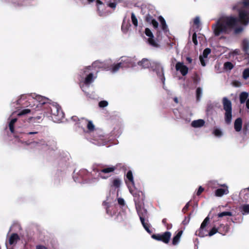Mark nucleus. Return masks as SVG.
<instances>
[{
  "label": "nucleus",
  "instance_id": "1",
  "mask_svg": "<svg viewBox=\"0 0 249 249\" xmlns=\"http://www.w3.org/2000/svg\"><path fill=\"white\" fill-rule=\"evenodd\" d=\"M238 23V19L233 16H225L220 18L214 26H213L215 36L221 34H229Z\"/></svg>",
  "mask_w": 249,
  "mask_h": 249
},
{
  "label": "nucleus",
  "instance_id": "2",
  "mask_svg": "<svg viewBox=\"0 0 249 249\" xmlns=\"http://www.w3.org/2000/svg\"><path fill=\"white\" fill-rule=\"evenodd\" d=\"M126 184L127 185L130 193L134 196V201L135 202L137 213L147 211L144 207V200L145 199L144 193L142 191L133 190L131 187L129 186L127 181H126Z\"/></svg>",
  "mask_w": 249,
  "mask_h": 249
},
{
  "label": "nucleus",
  "instance_id": "3",
  "mask_svg": "<svg viewBox=\"0 0 249 249\" xmlns=\"http://www.w3.org/2000/svg\"><path fill=\"white\" fill-rule=\"evenodd\" d=\"M138 65L142 69H147L150 68L152 65H154L156 67L158 76L161 78L163 83L164 82L165 77L164 76L163 68L161 66L160 63L151 62L149 59L144 58L142 59L141 61H139Z\"/></svg>",
  "mask_w": 249,
  "mask_h": 249
},
{
  "label": "nucleus",
  "instance_id": "4",
  "mask_svg": "<svg viewBox=\"0 0 249 249\" xmlns=\"http://www.w3.org/2000/svg\"><path fill=\"white\" fill-rule=\"evenodd\" d=\"M210 218L209 216L206 217L201 223L199 229L196 231V234L200 237L206 236H212L217 232H218V228L213 227L209 232L205 229L206 227L209 224Z\"/></svg>",
  "mask_w": 249,
  "mask_h": 249
},
{
  "label": "nucleus",
  "instance_id": "5",
  "mask_svg": "<svg viewBox=\"0 0 249 249\" xmlns=\"http://www.w3.org/2000/svg\"><path fill=\"white\" fill-rule=\"evenodd\" d=\"M223 109L225 111L224 119L226 124H230L232 120V104L231 100L224 97L222 100Z\"/></svg>",
  "mask_w": 249,
  "mask_h": 249
},
{
  "label": "nucleus",
  "instance_id": "6",
  "mask_svg": "<svg viewBox=\"0 0 249 249\" xmlns=\"http://www.w3.org/2000/svg\"><path fill=\"white\" fill-rule=\"evenodd\" d=\"M116 168L115 166L105 167L100 165H97L93 168V171L98 173V177L102 179H107L109 176L107 174L114 172Z\"/></svg>",
  "mask_w": 249,
  "mask_h": 249
},
{
  "label": "nucleus",
  "instance_id": "7",
  "mask_svg": "<svg viewBox=\"0 0 249 249\" xmlns=\"http://www.w3.org/2000/svg\"><path fill=\"white\" fill-rule=\"evenodd\" d=\"M50 113L53 119L56 121H60L64 116L61 107L57 104L51 105L50 107Z\"/></svg>",
  "mask_w": 249,
  "mask_h": 249
},
{
  "label": "nucleus",
  "instance_id": "8",
  "mask_svg": "<svg viewBox=\"0 0 249 249\" xmlns=\"http://www.w3.org/2000/svg\"><path fill=\"white\" fill-rule=\"evenodd\" d=\"M138 214L144 229L148 233L151 234L152 231L150 229V224L148 223V214L147 211L140 212L138 213Z\"/></svg>",
  "mask_w": 249,
  "mask_h": 249
},
{
  "label": "nucleus",
  "instance_id": "9",
  "mask_svg": "<svg viewBox=\"0 0 249 249\" xmlns=\"http://www.w3.org/2000/svg\"><path fill=\"white\" fill-rule=\"evenodd\" d=\"M171 233L170 231H165L161 234H153L151 237L153 239L161 241L165 244H168L170 240Z\"/></svg>",
  "mask_w": 249,
  "mask_h": 249
},
{
  "label": "nucleus",
  "instance_id": "10",
  "mask_svg": "<svg viewBox=\"0 0 249 249\" xmlns=\"http://www.w3.org/2000/svg\"><path fill=\"white\" fill-rule=\"evenodd\" d=\"M238 22H240L243 25H246L249 23V12L245 10L239 9Z\"/></svg>",
  "mask_w": 249,
  "mask_h": 249
},
{
  "label": "nucleus",
  "instance_id": "11",
  "mask_svg": "<svg viewBox=\"0 0 249 249\" xmlns=\"http://www.w3.org/2000/svg\"><path fill=\"white\" fill-rule=\"evenodd\" d=\"M175 68L176 71H179L182 76L186 75L188 72V68L184 65L183 62H177Z\"/></svg>",
  "mask_w": 249,
  "mask_h": 249
},
{
  "label": "nucleus",
  "instance_id": "12",
  "mask_svg": "<svg viewBox=\"0 0 249 249\" xmlns=\"http://www.w3.org/2000/svg\"><path fill=\"white\" fill-rule=\"evenodd\" d=\"M79 124L81 125V126H83V125H86L87 127L89 132H92L95 129V126L92 123L91 121L89 120L88 119H85L84 118L79 120Z\"/></svg>",
  "mask_w": 249,
  "mask_h": 249
},
{
  "label": "nucleus",
  "instance_id": "13",
  "mask_svg": "<svg viewBox=\"0 0 249 249\" xmlns=\"http://www.w3.org/2000/svg\"><path fill=\"white\" fill-rule=\"evenodd\" d=\"M223 188H219L215 191V195L216 196L221 197L224 195H227L229 193L228 188L227 186L224 184L222 185Z\"/></svg>",
  "mask_w": 249,
  "mask_h": 249
},
{
  "label": "nucleus",
  "instance_id": "14",
  "mask_svg": "<svg viewBox=\"0 0 249 249\" xmlns=\"http://www.w3.org/2000/svg\"><path fill=\"white\" fill-rule=\"evenodd\" d=\"M127 180H125V182L127 181L128 184L129 186H133L134 188L135 187V183L133 179V176L132 174V172L131 170H129L126 175Z\"/></svg>",
  "mask_w": 249,
  "mask_h": 249
},
{
  "label": "nucleus",
  "instance_id": "15",
  "mask_svg": "<svg viewBox=\"0 0 249 249\" xmlns=\"http://www.w3.org/2000/svg\"><path fill=\"white\" fill-rule=\"evenodd\" d=\"M229 226L227 224L224 225L221 224L218 227V233L224 235L229 231Z\"/></svg>",
  "mask_w": 249,
  "mask_h": 249
},
{
  "label": "nucleus",
  "instance_id": "16",
  "mask_svg": "<svg viewBox=\"0 0 249 249\" xmlns=\"http://www.w3.org/2000/svg\"><path fill=\"white\" fill-rule=\"evenodd\" d=\"M242 120L241 118H238L234 122V127L236 131L239 132L242 129Z\"/></svg>",
  "mask_w": 249,
  "mask_h": 249
},
{
  "label": "nucleus",
  "instance_id": "17",
  "mask_svg": "<svg viewBox=\"0 0 249 249\" xmlns=\"http://www.w3.org/2000/svg\"><path fill=\"white\" fill-rule=\"evenodd\" d=\"M182 231H178L177 234L173 237L172 242L173 245L176 246L178 244L180 241L181 236L182 234Z\"/></svg>",
  "mask_w": 249,
  "mask_h": 249
},
{
  "label": "nucleus",
  "instance_id": "18",
  "mask_svg": "<svg viewBox=\"0 0 249 249\" xmlns=\"http://www.w3.org/2000/svg\"><path fill=\"white\" fill-rule=\"evenodd\" d=\"M205 124V121L202 119H198L193 121L191 123V125L195 128L200 127Z\"/></svg>",
  "mask_w": 249,
  "mask_h": 249
},
{
  "label": "nucleus",
  "instance_id": "19",
  "mask_svg": "<svg viewBox=\"0 0 249 249\" xmlns=\"http://www.w3.org/2000/svg\"><path fill=\"white\" fill-rule=\"evenodd\" d=\"M20 239L17 233H12L9 239V243L12 245L17 243Z\"/></svg>",
  "mask_w": 249,
  "mask_h": 249
},
{
  "label": "nucleus",
  "instance_id": "20",
  "mask_svg": "<svg viewBox=\"0 0 249 249\" xmlns=\"http://www.w3.org/2000/svg\"><path fill=\"white\" fill-rule=\"evenodd\" d=\"M158 18L160 22L162 30L164 32H167L168 27L164 18L161 16H159Z\"/></svg>",
  "mask_w": 249,
  "mask_h": 249
},
{
  "label": "nucleus",
  "instance_id": "21",
  "mask_svg": "<svg viewBox=\"0 0 249 249\" xmlns=\"http://www.w3.org/2000/svg\"><path fill=\"white\" fill-rule=\"evenodd\" d=\"M123 63L122 62L118 63L116 64L113 65L109 69L112 72H116L119 71L120 68H123Z\"/></svg>",
  "mask_w": 249,
  "mask_h": 249
},
{
  "label": "nucleus",
  "instance_id": "22",
  "mask_svg": "<svg viewBox=\"0 0 249 249\" xmlns=\"http://www.w3.org/2000/svg\"><path fill=\"white\" fill-rule=\"evenodd\" d=\"M242 49L245 53H248L249 51V41L244 39L242 41Z\"/></svg>",
  "mask_w": 249,
  "mask_h": 249
},
{
  "label": "nucleus",
  "instance_id": "23",
  "mask_svg": "<svg viewBox=\"0 0 249 249\" xmlns=\"http://www.w3.org/2000/svg\"><path fill=\"white\" fill-rule=\"evenodd\" d=\"M93 81V74L92 73L89 74L85 78L84 83L85 85H89Z\"/></svg>",
  "mask_w": 249,
  "mask_h": 249
},
{
  "label": "nucleus",
  "instance_id": "24",
  "mask_svg": "<svg viewBox=\"0 0 249 249\" xmlns=\"http://www.w3.org/2000/svg\"><path fill=\"white\" fill-rule=\"evenodd\" d=\"M249 94L246 92H242L239 96V99L241 104H243L247 100Z\"/></svg>",
  "mask_w": 249,
  "mask_h": 249
},
{
  "label": "nucleus",
  "instance_id": "25",
  "mask_svg": "<svg viewBox=\"0 0 249 249\" xmlns=\"http://www.w3.org/2000/svg\"><path fill=\"white\" fill-rule=\"evenodd\" d=\"M121 184V180L119 178H115L112 181L111 186L116 188H118L120 187Z\"/></svg>",
  "mask_w": 249,
  "mask_h": 249
},
{
  "label": "nucleus",
  "instance_id": "26",
  "mask_svg": "<svg viewBox=\"0 0 249 249\" xmlns=\"http://www.w3.org/2000/svg\"><path fill=\"white\" fill-rule=\"evenodd\" d=\"M233 67V65L231 62H226L224 64V68L226 70L231 71Z\"/></svg>",
  "mask_w": 249,
  "mask_h": 249
},
{
  "label": "nucleus",
  "instance_id": "27",
  "mask_svg": "<svg viewBox=\"0 0 249 249\" xmlns=\"http://www.w3.org/2000/svg\"><path fill=\"white\" fill-rule=\"evenodd\" d=\"M131 21L135 27L138 26V19L134 13H132L131 14Z\"/></svg>",
  "mask_w": 249,
  "mask_h": 249
},
{
  "label": "nucleus",
  "instance_id": "28",
  "mask_svg": "<svg viewBox=\"0 0 249 249\" xmlns=\"http://www.w3.org/2000/svg\"><path fill=\"white\" fill-rule=\"evenodd\" d=\"M202 93V89L201 88L198 87L196 90V101L198 102L200 101L201 95Z\"/></svg>",
  "mask_w": 249,
  "mask_h": 249
},
{
  "label": "nucleus",
  "instance_id": "29",
  "mask_svg": "<svg viewBox=\"0 0 249 249\" xmlns=\"http://www.w3.org/2000/svg\"><path fill=\"white\" fill-rule=\"evenodd\" d=\"M148 42L150 45L153 47H158V44L154 39V37H149L148 39Z\"/></svg>",
  "mask_w": 249,
  "mask_h": 249
},
{
  "label": "nucleus",
  "instance_id": "30",
  "mask_svg": "<svg viewBox=\"0 0 249 249\" xmlns=\"http://www.w3.org/2000/svg\"><path fill=\"white\" fill-rule=\"evenodd\" d=\"M242 77L245 80H247L249 78V68H246L243 71Z\"/></svg>",
  "mask_w": 249,
  "mask_h": 249
},
{
  "label": "nucleus",
  "instance_id": "31",
  "mask_svg": "<svg viewBox=\"0 0 249 249\" xmlns=\"http://www.w3.org/2000/svg\"><path fill=\"white\" fill-rule=\"evenodd\" d=\"M232 213L231 212H223L218 213L217 216L218 217H222L225 216H232Z\"/></svg>",
  "mask_w": 249,
  "mask_h": 249
},
{
  "label": "nucleus",
  "instance_id": "32",
  "mask_svg": "<svg viewBox=\"0 0 249 249\" xmlns=\"http://www.w3.org/2000/svg\"><path fill=\"white\" fill-rule=\"evenodd\" d=\"M194 24L196 26V28L199 29L200 26V19L198 17H196L194 19Z\"/></svg>",
  "mask_w": 249,
  "mask_h": 249
},
{
  "label": "nucleus",
  "instance_id": "33",
  "mask_svg": "<svg viewBox=\"0 0 249 249\" xmlns=\"http://www.w3.org/2000/svg\"><path fill=\"white\" fill-rule=\"evenodd\" d=\"M243 214L249 213V204H245L242 206Z\"/></svg>",
  "mask_w": 249,
  "mask_h": 249
},
{
  "label": "nucleus",
  "instance_id": "34",
  "mask_svg": "<svg viewBox=\"0 0 249 249\" xmlns=\"http://www.w3.org/2000/svg\"><path fill=\"white\" fill-rule=\"evenodd\" d=\"M211 50L210 48H206L203 51L202 57L207 58L208 55L211 53Z\"/></svg>",
  "mask_w": 249,
  "mask_h": 249
},
{
  "label": "nucleus",
  "instance_id": "35",
  "mask_svg": "<svg viewBox=\"0 0 249 249\" xmlns=\"http://www.w3.org/2000/svg\"><path fill=\"white\" fill-rule=\"evenodd\" d=\"M191 214V213H190L187 216L185 217L184 219L182 222L183 225H186L189 223Z\"/></svg>",
  "mask_w": 249,
  "mask_h": 249
},
{
  "label": "nucleus",
  "instance_id": "36",
  "mask_svg": "<svg viewBox=\"0 0 249 249\" xmlns=\"http://www.w3.org/2000/svg\"><path fill=\"white\" fill-rule=\"evenodd\" d=\"M233 29H234V33L236 35L241 33L243 30V28L241 26H239V27L236 26L235 27H234V28Z\"/></svg>",
  "mask_w": 249,
  "mask_h": 249
},
{
  "label": "nucleus",
  "instance_id": "37",
  "mask_svg": "<svg viewBox=\"0 0 249 249\" xmlns=\"http://www.w3.org/2000/svg\"><path fill=\"white\" fill-rule=\"evenodd\" d=\"M30 111H31V110L29 109H24L18 113V116H20L27 114L30 113Z\"/></svg>",
  "mask_w": 249,
  "mask_h": 249
},
{
  "label": "nucleus",
  "instance_id": "38",
  "mask_svg": "<svg viewBox=\"0 0 249 249\" xmlns=\"http://www.w3.org/2000/svg\"><path fill=\"white\" fill-rule=\"evenodd\" d=\"M144 32H145V35L149 37H154L153 33H152L151 31L149 28H145Z\"/></svg>",
  "mask_w": 249,
  "mask_h": 249
},
{
  "label": "nucleus",
  "instance_id": "39",
  "mask_svg": "<svg viewBox=\"0 0 249 249\" xmlns=\"http://www.w3.org/2000/svg\"><path fill=\"white\" fill-rule=\"evenodd\" d=\"M213 133L217 137H220L222 135V131L220 129L217 128L214 130Z\"/></svg>",
  "mask_w": 249,
  "mask_h": 249
},
{
  "label": "nucleus",
  "instance_id": "40",
  "mask_svg": "<svg viewBox=\"0 0 249 249\" xmlns=\"http://www.w3.org/2000/svg\"><path fill=\"white\" fill-rule=\"evenodd\" d=\"M154 19L153 18V17L151 15L148 14L146 16L145 21L147 23H150Z\"/></svg>",
  "mask_w": 249,
  "mask_h": 249
},
{
  "label": "nucleus",
  "instance_id": "41",
  "mask_svg": "<svg viewBox=\"0 0 249 249\" xmlns=\"http://www.w3.org/2000/svg\"><path fill=\"white\" fill-rule=\"evenodd\" d=\"M192 41L194 43V44H195V45L196 46L198 44V42H197V36H196V32H195L193 34V36H192Z\"/></svg>",
  "mask_w": 249,
  "mask_h": 249
},
{
  "label": "nucleus",
  "instance_id": "42",
  "mask_svg": "<svg viewBox=\"0 0 249 249\" xmlns=\"http://www.w3.org/2000/svg\"><path fill=\"white\" fill-rule=\"evenodd\" d=\"M108 105V102L106 101H101L99 103V106L100 107H105Z\"/></svg>",
  "mask_w": 249,
  "mask_h": 249
},
{
  "label": "nucleus",
  "instance_id": "43",
  "mask_svg": "<svg viewBox=\"0 0 249 249\" xmlns=\"http://www.w3.org/2000/svg\"><path fill=\"white\" fill-rule=\"evenodd\" d=\"M232 85L235 87H240L242 84L241 82L237 80H234L232 82Z\"/></svg>",
  "mask_w": 249,
  "mask_h": 249
},
{
  "label": "nucleus",
  "instance_id": "44",
  "mask_svg": "<svg viewBox=\"0 0 249 249\" xmlns=\"http://www.w3.org/2000/svg\"><path fill=\"white\" fill-rule=\"evenodd\" d=\"M190 206V202L187 203L185 206L183 208L182 210V212L184 213H185L188 210L189 207Z\"/></svg>",
  "mask_w": 249,
  "mask_h": 249
},
{
  "label": "nucleus",
  "instance_id": "45",
  "mask_svg": "<svg viewBox=\"0 0 249 249\" xmlns=\"http://www.w3.org/2000/svg\"><path fill=\"white\" fill-rule=\"evenodd\" d=\"M36 99L39 101L41 104H45V99H43V97L41 96H36Z\"/></svg>",
  "mask_w": 249,
  "mask_h": 249
},
{
  "label": "nucleus",
  "instance_id": "46",
  "mask_svg": "<svg viewBox=\"0 0 249 249\" xmlns=\"http://www.w3.org/2000/svg\"><path fill=\"white\" fill-rule=\"evenodd\" d=\"M103 205L105 207L106 209V212L107 213H108V209L109 208V204H108V203L107 202V201H104L103 202Z\"/></svg>",
  "mask_w": 249,
  "mask_h": 249
},
{
  "label": "nucleus",
  "instance_id": "47",
  "mask_svg": "<svg viewBox=\"0 0 249 249\" xmlns=\"http://www.w3.org/2000/svg\"><path fill=\"white\" fill-rule=\"evenodd\" d=\"M116 5H117V3L115 2H109L107 4V6H108L111 8H113V9L115 8Z\"/></svg>",
  "mask_w": 249,
  "mask_h": 249
},
{
  "label": "nucleus",
  "instance_id": "48",
  "mask_svg": "<svg viewBox=\"0 0 249 249\" xmlns=\"http://www.w3.org/2000/svg\"><path fill=\"white\" fill-rule=\"evenodd\" d=\"M150 24H152L153 27L155 29H157L158 27L159 23L158 22L154 19L152 22L150 23Z\"/></svg>",
  "mask_w": 249,
  "mask_h": 249
},
{
  "label": "nucleus",
  "instance_id": "49",
  "mask_svg": "<svg viewBox=\"0 0 249 249\" xmlns=\"http://www.w3.org/2000/svg\"><path fill=\"white\" fill-rule=\"evenodd\" d=\"M204 189L202 186H199L196 192V195L199 196L204 191Z\"/></svg>",
  "mask_w": 249,
  "mask_h": 249
},
{
  "label": "nucleus",
  "instance_id": "50",
  "mask_svg": "<svg viewBox=\"0 0 249 249\" xmlns=\"http://www.w3.org/2000/svg\"><path fill=\"white\" fill-rule=\"evenodd\" d=\"M118 203L119 205H120L121 206H124L125 204L124 199L121 197L118 198Z\"/></svg>",
  "mask_w": 249,
  "mask_h": 249
},
{
  "label": "nucleus",
  "instance_id": "51",
  "mask_svg": "<svg viewBox=\"0 0 249 249\" xmlns=\"http://www.w3.org/2000/svg\"><path fill=\"white\" fill-rule=\"evenodd\" d=\"M9 129L12 133H14L15 132V128L14 124L9 123Z\"/></svg>",
  "mask_w": 249,
  "mask_h": 249
},
{
  "label": "nucleus",
  "instance_id": "52",
  "mask_svg": "<svg viewBox=\"0 0 249 249\" xmlns=\"http://www.w3.org/2000/svg\"><path fill=\"white\" fill-rule=\"evenodd\" d=\"M96 5L97 6L98 10H99V9H100L99 6L103 5L104 4L103 2L102 1H101L100 0H96Z\"/></svg>",
  "mask_w": 249,
  "mask_h": 249
},
{
  "label": "nucleus",
  "instance_id": "53",
  "mask_svg": "<svg viewBox=\"0 0 249 249\" xmlns=\"http://www.w3.org/2000/svg\"><path fill=\"white\" fill-rule=\"evenodd\" d=\"M249 198V194H245L244 196V199L246 202H249L248 199Z\"/></svg>",
  "mask_w": 249,
  "mask_h": 249
},
{
  "label": "nucleus",
  "instance_id": "54",
  "mask_svg": "<svg viewBox=\"0 0 249 249\" xmlns=\"http://www.w3.org/2000/svg\"><path fill=\"white\" fill-rule=\"evenodd\" d=\"M243 4L245 7L249 6V0H244L243 1Z\"/></svg>",
  "mask_w": 249,
  "mask_h": 249
},
{
  "label": "nucleus",
  "instance_id": "55",
  "mask_svg": "<svg viewBox=\"0 0 249 249\" xmlns=\"http://www.w3.org/2000/svg\"><path fill=\"white\" fill-rule=\"evenodd\" d=\"M165 226L167 230H170L172 228V224L171 223H167Z\"/></svg>",
  "mask_w": 249,
  "mask_h": 249
},
{
  "label": "nucleus",
  "instance_id": "56",
  "mask_svg": "<svg viewBox=\"0 0 249 249\" xmlns=\"http://www.w3.org/2000/svg\"><path fill=\"white\" fill-rule=\"evenodd\" d=\"M36 249H47V248L42 245H37L36 247Z\"/></svg>",
  "mask_w": 249,
  "mask_h": 249
},
{
  "label": "nucleus",
  "instance_id": "57",
  "mask_svg": "<svg viewBox=\"0 0 249 249\" xmlns=\"http://www.w3.org/2000/svg\"><path fill=\"white\" fill-rule=\"evenodd\" d=\"M199 59H200V62H201V65L203 66H205V63L204 62V61L203 59V57L202 56H199Z\"/></svg>",
  "mask_w": 249,
  "mask_h": 249
},
{
  "label": "nucleus",
  "instance_id": "58",
  "mask_svg": "<svg viewBox=\"0 0 249 249\" xmlns=\"http://www.w3.org/2000/svg\"><path fill=\"white\" fill-rule=\"evenodd\" d=\"M17 121V118H13L12 119L9 123L10 124H15L16 123V122Z\"/></svg>",
  "mask_w": 249,
  "mask_h": 249
},
{
  "label": "nucleus",
  "instance_id": "59",
  "mask_svg": "<svg viewBox=\"0 0 249 249\" xmlns=\"http://www.w3.org/2000/svg\"><path fill=\"white\" fill-rule=\"evenodd\" d=\"M248 130V125H245L243 127V131L245 133H246V131Z\"/></svg>",
  "mask_w": 249,
  "mask_h": 249
},
{
  "label": "nucleus",
  "instance_id": "60",
  "mask_svg": "<svg viewBox=\"0 0 249 249\" xmlns=\"http://www.w3.org/2000/svg\"><path fill=\"white\" fill-rule=\"evenodd\" d=\"M186 61L188 63H191L192 62V59L190 57H186Z\"/></svg>",
  "mask_w": 249,
  "mask_h": 249
},
{
  "label": "nucleus",
  "instance_id": "61",
  "mask_svg": "<svg viewBox=\"0 0 249 249\" xmlns=\"http://www.w3.org/2000/svg\"><path fill=\"white\" fill-rule=\"evenodd\" d=\"M167 219L166 218H163L162 220V224L165 226L168 223L167 222Z\"/></svg>",
  "mask_w": 249,
  "mask_h": 249
},
{
  "label": "nucleus",
  "instance_id": "62",
  "mask_svg": "<svg viewBox=\"0 0 249 249\" xmlns=\"http://www.w3.org/2000/svg\"><path fill=\"white\" fill-rule=\"evenodd\" d=\"M246 107L247 108L249 109V98L246 101Z\"/></svg>",
  "mask_w": 249,
  "mask_h": 249
},
{
  "label": "nucleus",
  "instance_id": "63",
  "mask_svg": "<svg viewBox=\"0 0 249 249\" xmlns=\"http://www.w3.org/2000/svg\"><path fill=\"white\" fill-rule=\"evenodd\" d=\"M24 97V96H22L21 97V98H20V99H18V104H21V101H22V97Z\"/></svg>",
  "mask_w": 249,
  "mask_h": 249
},
{
  "label": "nucleus",
  "instance_id": "64",
  "mask_svg": "<svg viewBox=\"0 0 249 249\" xmlns=\"http://www.w3.org/2000/svg\"><path fill=\"white\" fill-rule=\"evenodd\" d=\"M37 132H30L27 133L28 135H32V134H37Z\"/></svg>",
  "mask_w": 249,
  "mask_h": 249
}]
</instances>
